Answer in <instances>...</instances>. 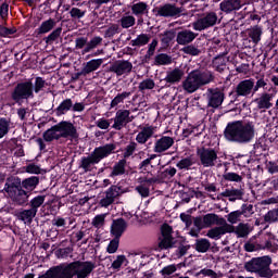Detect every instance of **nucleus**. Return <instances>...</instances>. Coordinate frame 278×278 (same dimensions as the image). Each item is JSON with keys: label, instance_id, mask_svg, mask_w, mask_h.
Returning <instances> with one entry per match:
<instances>
[{"label": "nucleus", "instance_id": "obj_1", "mask_svg": "<svg viewBox=\"0 0 278 278\" xmlns=\"http://www.w3.org/2000/svg\"><path fill=\"white\" fill-rule=\"evenodd\" d=\"M40 186V176H29L21 178L18 176H9L5 179L3 192L11 199L15 205L24 206L29 203L31 194H38Z\"/></svg>", "mask_w": 278, "mask_h": 278}, {"label": "nucleus", "instance_id": "obj_2", "mask_svg": "<svg viewBox=\"0 0 278 278\" xmlns=\"http://www.w3.org/2000/svg\"><path fill=\"white\" fill-rule=\"evenodd\" d=\"M224 137L228 142L249 144L255 138V124L245 121L229 122L224 130Z\"/></svg>", "mask_w": 278, "mask_h": 278}, {"label": "nucleus", "instance_id": "obj_3", "mask_svg": "<svg viewBox=\"0 0 278 278\" xmlns=\"http://www.w3.org/2000/svg\"><path fill=\"white\" fill-rule=\"evenodd\" d=\"M214 79H216V77L210 71L192 70L182 81V88L185 92L192 94L197 92V90H201L204 86L212 84Z\"/></svg>", "mask_w": 278, "mask_h": 278}, {"label": "nucleus", "instance_id": "obj_4", "mask_svg": "<svg viewBox=\"0 0 278 278\" xmlns=\"http://www.w3.org/2000/svg\"><path fill=\"white\" fill-rule=\"evenodd\" d=\"M113 153H116V143H106L94 148L89 156L81 157L79 168H83L85 173H88L92 164H99L101 160L110 157Z\"/></svg>", "mask_w": 278, "mask_h": 278}, {"label": "nucleus", "instance_id": "obj_5", "mask_svg": "<svg viewBox=\"0 0 278 278\" xmlns=\"http://www.w3.org/2000/svg\"><path fill=\"white\" fill-rule=\"evenodd\" d=\"M273 258L269 255L252 257L250 261L244 263V270L247 273H255L262 278H273V269H270Z\"/></svg>", "mask_w": 278, "mask_h": 278}, {"label": "nucleus", "instance_id": "obj_6", "mask_svg": "<svg viewBox=\"0 0 278 278\" xmlns=\"http://www.w3.org/2000/svg\"><path fill=\"white\" fill-rule=\"evenodd\" d=\"M11 99L17 105L29 101V99H34V83L31 80L17 83L11 91Z\"/></svg>", "mask_w": 278, "mask_h": 278}, {"label": "nucleus", "instance_id": "obj_7", "mask_svg": "<svg viewBox=\"0 0 278 278\" xmlns=\"http://www.w3.org/2000/svg\"><path fill=\"white\" fill-rule=\"evenodd\" d=\"M197 155L200 160V164L204 168H212L216 166V160H218V152L214 148H198Z\"/></svg>", "mask_w": 278, "mask_h": 278}, {"label": "nucleus", "instance_id": "obj_8", "mask_svg": "<svg viewBox=\"0 0 278 278\" xmlns=\"http://www.w3.org/2000/svg\"><path fill=\"white\" fill-rule=\"evenodd\" d=\"M218 23V14L216 12L211 11L204 13L200 18L193 22V29L195 31H204V29H210V27H214Z\"/></svg>", "mask_w": 278, "mask_h": 278}, {"label": "nucleus", "instance_id": "obj_9", "mask_svg": "<svg viewBox=\"0 0 278 278\" xmlns=\"http://www.w3.org/2000/svg\"><path fill=\"white\" fill-rule=\"evenodd\" d=\"M206 99H207V108H212L213 110H218L220 105H223V101H225V91L223 89L208 88L206 90Z\"/></svg>", "mask_w": 278, "mask_h": 278}, {"label": "nucleus", "instance_id": "obj_10", "mask_svg": "<svg viewBox=\"0 0 278 278\" xmlns=\"http://www.w3.org/2000/svg\"><path fill=\"white\" fill-rule=\"evenodd\" d=\"M236 231V226L227 223V219L223 224H217V227L211 228L206 236L211 240H220L226 233H233Z\"/></svg>", "mask_w": 278, "mask_h": 278}, {"label": "nucleus", "instance_id": "obj_11", "mask_svg": "<svg viewBox=\"0 0 278 278\" xmlns=\"http://www.w3.org/2000/svg\"><path fill=\"white\" fill-rule=\"evenodd\" d=\"M156 16L162 18H179L181 16V8L175 3H165L156 8Z\"/></svg>", "mask_w": 278, "mask_h": 278}, {"label": "nucleus", "instance_id": "obj_12", "mask_svg": "<svg viewBox=\"0 0 278 278\" xmlns=\"http://www.w3.org/2000/svg\"><path fill=\"white\" fill-rule=\"evenodd\" d=\"M184 75H186V72L179 67L168 71L165 78L161 80V84L164 81V84L161 86V89L170 88V86H177V84L184 79Z\"/></svg>", "mask_w": 278, "mask_h": 278}, {"label": "nucleus", "instance_id": "obj_13", "mask_svg": "<svg viewBox=\"0 0 278 278\" xmlns=\"http://www.w3.org/2000/svg\"><path fill=\"white\" fill-rule=\"evenodd\" d=\"M56 130L61 134V138H71L72 140H77L79 138V132H77V127L71 122L62 121L56 124Z\"/></svg>", "mask_w": 278, "mask_h": 278}, {"label": "nucleus", "instance_id": "obj_14", "mask_svg": "<svg viewBox=\"0 0 278 278\" xmlns=\"http://www.w3.org/2000/svg\"><path fill=\"white\" fill-rule=\"evenodd\" d=\"M131 112L129 110H118L113 118L114 124L112 125V129L116 131H121L124 127H127L134 117H130Z\"/></svg>", "mask_w": 278, "mask_h": 278}, {"label": "nucleus", "instance_id": "obj_15", "mask_svg": "<svg viewBox=\"0 0 278 278\" xmlns=\"http://www.w3.org/2000/svg\"><path fill=\"white\" fill-rule=\"evenodd\" d=\"M121 197V187L116 185H112L106 191H105V198L100 200L101 207H110Z\"/></svg>", "mask_w": 278, "mask_h": 278}, {"label": "nucleus", "instance_id": "obj_16", "mask_svg": "<svg viewBox=\"0 0 278 278\" xmlns=\"http://www.w3.org/2000/svg\"><path fill=\"white\" fill-rule=\"evenodd\" d=\"M253 93V78L241 80L235 89V99L238 97H250Z\"/></svg>", "mask_w": 278, "mask_h": 278}, {"label": "nucleus", "instance_id": "obj_17", "mask_svg": "<svg viewBox=\"0 0 278 278\" xmlns=\"http://www.w3.org/2000/svg\"><path fill=\"white\" fill-rule=\"evenodd\" d=\"M199 34L192 31L191 29H181L176 34V42L182 47L194 42Z\"/></svg>", "mask_w": 278, "mask_h": 278}, {"label": "nucleus", "instance_id": "obj_18", "mask_svg": "<svg viewBox=\"0 0 278 278\" xmlns=\"http://www.w3.org/2000/svg\"><path fill=\"white\" fill-rule=\"evenodd\" d=\"M134 64L129 61H116L110 68L111 73H115L117 77L131 73Z\"/></svg>", "mask_w": 278, "mask_h": 278}, {"label": "nucleus", "instance_id": "obj_19", "mask_svg": "<svg viewBox=\"0 0 278 278\" xmlns=\"http://www.w3.org/2000/svg\"><path fill=\"white\" fill-rule=\"evenodd\" d=\"M173 144H175V138L168 137V136H162L160 139H157L154 142L153 152L164 153L165 151H168V149H170Z\"/></svg>", "mask_w": 278, "mask_h": 278}, {"label": "nucleus", "instance_id": "obj_20", "mask_svg": "<svg viewBox=\"0 0 278 278\" xmlns=\"http://www.w3.org/2000/svg\"><path fill=\"white\" fill-rule=\"evenodd\" d=\"M242 9V0H224L219 3V10L224 14H231Z\"/></svg>", "mask_w": 278, "mask_h": 278}, {"label": "nucleus", "instance_id": "obj_21", "mask_svg": "<svg viewBox=\"0 0 278 278\" xmlns=\"http://www.w3.org/2000/svg\"><path fill=\"white\" fill-rule=\"evenodd\" d=\"M127 231V222L125 218L119 217L117 219H113L111 225V233L114 238H122L123 233Z\"/></svg>", "mask_w": 278, "mask_h": 278}, {"label": "nucleus", "instance_id": "obj_22", "mask_svg": "<svg viewBox=\"0 0 278 278\" xmlns=\"http://www.w3.org/2000/svg\"><path fill=\"white\" fill-rule=\"evenodd\" d=\"M153 134H155V128L153 126H146L136 136V141L138 144H147L150 138H153Z\"/></svg>", "mask_w": 278, "mask_h": 278}, {"label": "nucleus", "instance_id": "obj_23", "mask_svg": "<svg viewBox=\"0 0 278 278\" xmlns=\"http://www.w3.org/2000/svg\"><path fill=\"white\" fill-rule=\"evenodd\" d=\"M159 37L161 40V47H163V49H168L173 40L177 38V31L175 29L165 30L164 33H161Z\"/></svg>", "mask_w": 278, "mask_h": 278}, {"label": "nucleus", "instance_id": "obj_24", "mask_svg": "<svg viewBox=\"0 0 278 278\" xmlns=\"http://www.w3.org/2000/svg\"><path fill=\"white\" fill-rule=\"evenodd\" d=\"M204 226L207 229L208 227H214V225H223L225 223V217L218 216L216 213H207L203 215Z\"/></svg>", "mask_w": 278, "mask_h": 278}, {"label": "nucleus", "instance_id": "obj_25", "mask_svg": "<svg viewBox=\"0 0 278 278\" xmlns=\"http://www.w3.org/2000/svg\"><path fill=\"white\" fill-rule=\"evenodd\" d=\"M270 101H273V93L264 92L254 100V103H256L258 110H270L273 108Z\"/></svg>", "mask_w": 278, "mask_h": 278}, {"label": "nucleus", "instance_id": "obj_26", "mask_svg": "<svg viewBox=\"0 0 278 278\" xmlns=\"http://www.w3.org/2000/svg\"><path fill=\"white\" fill-rule=\"evenodd\" d=\"M168 249H177V240L169 237H159L156 251H168Z\"/></svg>", "mask_w": 278, "mask_h": 278}, {"label": "nucleus", "instance_id": "obj_27", "mask_svg": "<svg viewBox=\"0 0 278 278\" xmlns=\"http://www.w3.org/2000/svg\"><path fill=\"white\" fill-rule=\"evenodd\" d=\"M243 177H247L248 179H251V169H245V173L242 172L241 175L236 174L233 172H228L223 175V178L225 181H235L236 184L242 182Z\"/></svg>", "mask_w": 278, "mask_h": 278}, {"label": "nucleus", "instance_id": "obj_28", "mask_svg": "<svg viewBox=\"0 0 278 278\" xmlns=\"http://www.w3.org/2000/svg\"><path fill=\"white\" fill-rule=\"evenodd\" d=\"M126 166H127V160L125 159L119 160L113 165L112 172L110 173L109 177L114 179V177H121L125 175V173H127Z\"/></svg>", "mask_w": 278, "mask_h": 278}, {"label": "nucleus", "instance_id": "obj_29", "mask_svg": "<svg viewBox=\"0 0 278 278\" xmlns=\"http://www.w3.org/2000/svg\"><path fill=\"white\" fill-rule=\"evenodd\" d=\"M102 64L103 59H92L89 62H87L83 67L84 77L90 75V73H94V71H99Z\"/></svg>", "mask_w": 278, "mask_h": 278}, {"label": "nucleus", "instance_id": "obj_30", "mask_svg": "<svg viewBox=\"0 0 278 278\" xmlns=\"http://www.w3.org/2000/svg\"><path fill=\"white\" fill-rule=\"evenodd\" d=\"M243 195H244V192L241 189H236V188L226 189L220 193V197L227 198L231 203H233L235 201H238V199H242Z\"/></svg>", "mask_w": 278, "mask_h": 278}, {"label": "nucleus", "instance_id": "obj_31", "mask_svg": "<svg viewBox=\"0 0 278 278\" xmlns=\"http://www.w3.org/2000/svg\"><path fill=\"white\" fill-rule=\"evenodd\" d=\"M175 175H177V168L169 166L165 168L163 172H159L156 175V179L159 180V184H164V181L173 179Z\"/></svg>", "mask_w": 278, "mask_h": 278}, {"label": "nucleus", "instance_id": "obj_32", "mask_svg": "<svg viewBox=\"0 0 278 278\" xmlns=\"http://www.w3.org/2000/svg\"><path fill=\"white\" fill-rule=\"evenodd\" d=\"M73 109V100L71 98H67L63 100L56 109H54L55 116H64L67 112H71Z\"/></svg>", "mask_w": 278, "mask_h": 278}, {"label": "nucleus", "instance_id": "obj_33", "mask_svg": "<svg viewBox=\"0 0 278 278\" xmlns=\"http://www.w3.org/2000/svg\"><path fill=\"white\" fill-rule=\"evenodd\" d=\"M191 247L198 253H207V251H210V249L212 247V243L205 238H200V239H197L195 243Z\"/></svg>", "mask_w": 278, "mask_h": 278}, {"label": "nucleus", "instance_id": "obj_34", "mask_svg": "<svg viewBox=\"0 0 278 278\" xmlns=\"http://www.w3.org/2000/svg\"><path fill=\"white\" fill-rule=\"evenodd\" d=\"M103 42V38L96 36L90 41L87 39V43L85 45V48L81 50V55H86V53H90L92 49H97L99 45Z\"/></svg>", "mask_w": 278, "mask_h": 278}, {"label": "nucleus", "instance_id": "obj_35", "mask_svg": "<svg viewBox=\"0 0 278 278\" xmlns=\"http://www.w3.org/2000/svg\"><path fill=\"white\" fill-rule=\"evenodd\" d=\"M45 201H47V195H36L30 201L28 200L26 205L38 214V208L45 205Z\"/></svg>", "mask_w": 278, "mask_h": 278}, {"label": "nucleus", "instance_id": "obj_36", "mask_svg": "<svg viewBox=\"0 0 278 278\" xmlns=\"http://www.w3.org/2000/svg\"><path fill=\"white\" fill-rule=\"evenodd\" d=\"M55 27V20L49 18L48 21H45L41 23L40 27H38L35 33H37L38 36L42 34H49L51 29Z\"/></svg>", "mask_w": 278, "mask_h": 278}, {"label": "nucleus", "instance_id": "obj_37", "mask_svg": "<svg viewBox=\"0 0 278 278\" xmlns=\"http://www.w3.org/2000/svg\"><path fill=\"white\" fill-rule=\"evenodd\" d=\"M58 124L52 126L50 129L43 132V140L46 142H53V140H60L62 138L60 134H58Z\"/></svg>", "mask_w": 278, "mask_h": 278}, {"label": "nucleus", "instance_id": "obj_38", "mask_svg": "<svg viewBox=\"0 0 278 278\" xmlns=\"http://www.w3.org/2000/svg\"><path fill=\"white\" fill-rule=\"evenodd\" d=\"M168 64H173V56L166 53L156 54L154 58L155 66H168Z\"/></svg>", "mask_w": 278, "mask_h": 278}, {"label": "nucleus", "instance_id": "obj_39", "mask_svg": "<svg viewBox=\"0 0 278 278\" xmlns=\"http://www.w3.org/2000/svg\"><path fill=\"white\" fill-rule=\"evenodd\" d=\"M37 212L33 211L31 208L23 210L17 214L18 220H23V223H31L34 218H36Z\"/></svg>", "mask_w": 278, "mask_h": 278}, {"label": "nucleus", "instance_id": "obj_40", "mask_svg": "<svg viewBox=\"0 0 278 278\" xmlns=\"http://www.w3.org/2000/svg\"><path fill=\"white\" fill-rule=\"evenodd\" d=\"M151 37L147 34L138 35L136 39L130 41L131 47H144L149 45Z\"/></svg>", "mask_w": 278, "mask_h": 278}, {"label": "nucleus", "instance_id": "obj_41", "mask_svg": "<svg viewBox=\"0 0 278 278\" xmlns=\"http://www.w3.org/2000/svg\"><path fill=\"white\" fill-rule=\"evenodd\" d=\"M149 5H147L146 2H138L131 5V12L135 14V16H142L147 12V9Z\"/></svg>", "mask_w": 278, "mask_h": 278}, {"label": "nucleus", "instance_id": "obj_42", "mask_svg": "<svg viewBox=\"0 0 278 278\" xmlns=\"http://www.w3.org/2000/svg\"><path fill=\"white\" fill-rule=\"evenodd\" d=\"M10 119L0 117V140L10 134Z\"/></svg>", "mask_w": 278, "mask_h": 278}, {"label": "nucleus", "instance_id": "obj_43", "mask_svg": "<svg viewBox=\"0 0 278 278\" xmlns=\"http://www.w3.org/2000/svg\"><path fill=\"white\" fill-rule=\"evenodd\" d=\"M249 38H251L254 45H257L262 40V27L255 26L249 31Z\"/></svg>", "mask_w": 278, "mask_h": 278}, {"label": "nucleus", "instance_id": "obj_44", "mask_svg": "<svg viewBox=\"0 0 278 278\" xmlns=\"http://www.w3.org/2000/svg\"><path fill=\"white\" fill-rule=\"evenodd\" d=\"M129 97H131V91L117 93V96L111 101V108H116L119 103H124L125 99H129Z\"/></svg>", "mask_w": 278, "mask_h": 278}, {"label": "nucleus", "instance_id": "obj_45", "mask_svg": "<svg viewBox=\"0 0 278 278\" xmlns=\"http://www.w3.org/2000/svg\"><path fill=\"white\" fill-rule=\"evenodd\" d=\"M119 23L123 29H129V27H134V25H136V17H134V15L123 16L119 20Z\"/></svg>", "mask_w": 278, "mask_h": 278}, {"label": "nucleus", "instance_id": "obj_46", "mask_svg": "<svg viewBox=\"0 0 278 278\" xmlns=\"http://www.w3.org/2000/svg\"><path fill=\"white\" fill-rule=\"evenodd\" d=\"M233 233H236V236L239 238H247V236H249V226L244 223H240L237 227H235Z\"/></svg>", "mask_w": 278, "mask_h": 278}, {"label": "nucleus", "instance_id": "obj_47", "mask_svg": "<svg viewBox=\"0 0 278 278\" xmlns=\"http://www.w3.org/2000/svg\"><path fill=\"white\" fill-rule=\"evenodd\" d=\"M181 52L185 53L186 55L197 56L201 53V49H199L194 45L188 43L186 47L181 48Z\"/></svg>", "mask_w": 278, "mask_h": 278}, {"label": "nucleus", "instance_id": "obj_48", "mask_svg": "<svg viewBox=\"0 0 278 278\" xmlns=\"http://www.w3.org/2000/svg\"><path fill=\"white\" fill-rule=\"evenodd\" d=\"M194 164V162H192V157L187 156L182 160H180L176 166L177 168H179V170H190V167Z\"/></svg>", "mask_w": 278, "mask_h": 278}, {"label": "nucleus", "instance_id": "obj_49", "mask_svg": "<svg viewBox=\"0 0 278 278\" xmlns=\"http://www.w3.org/2000/svg\"><path fill=\"white\" fill-rule=\"evenodd\" d=\"M260 88H263V90H270L273 87H270V85H268L264 78L257 79L256 83L253 80V94H255Z\"/></svg>", "mask_w": 278, "mask_h": 278}, {"label": "nucleus", "instance_id": "obj_50", "mask_svg": "<svg viewBox=\"0 0 278 278\" xmlns=\"http://www.w3.org/2000/svg\"><path fill=\"white\" fill-rule=\"evenodd\" d=\"M192 245L188 244V245H184V241H177L176 243V255L177 257H184V255H186V253H188V251H190Z\"/></svg>", "mask_w": 278, "mask_h": 278}, {"label": "nucleus", "instance_id": "obj_51", "mask_svg": "<svg viewBox=\"0 0 278 278\" xmlns=\"http://www.w3.org/2000/svg\"><path fill=\"white\" fill-rule=\"evenodd\" d=\"M139 186H142L143 188H149V190L151 189V186L155 185V184H160V180L157 179V177H152V178H147V177H141L139 178Z\"/></svg>", "mask_w": 278, "mask_h": 278}, {"label": "nucleus", "instance_id": "obj_52", "mask_svg": "<svg viewBox=\"0 0 278 278\" xmlns=\"http://www.w3.org/2000/svg\"><path fill=\"white\" fill-rule=\"evenodd\" d=\"M138 88L140 92H144V90H153V88H155V81L151 78H147L139 84Z\"/></svg>", "mask_w": 278, "mask_h": 278}, {"label": "nucleus", "instance_id": "obj_53", "mask_svg": "<svg viewBox=\"0 0 278 278\" xmlns=\"http://www.w3.org/2000/svg\"><path fill=\"white\" fill-rule=\"evenodd\" d=\"M264 220H265V223H268L269 225L273 224V223H277V220H278V207L274 208L271 211H268L264 215Z\"/></svg>", "mask_w": 278, "mask_h": 278}, {"label": "nucleus", "instance_id": "obj_54", "mask_svg": "<svg viewBox=\"0 0 278 278\" xmlns=\"http://www.w3.org/2000/svg\"><path fill=\"white\" fill-rule=\"evenodd\" d=\"M174 273H177V265L175 264L167 265L160 270V275H162L163 278L170 277Z\"/></svg>", "mask_w": 278, "mask_h": 278}, {"label": "nucleus", "instance_id": "obj_55", "mask_svg": "<svg viewBox=\"0 0 278 278\" xmlns=\"http://www.w3.org/2000/svg\"><path fill=\"white\" fill-rule=\"evenodd\" d=\"M249 163H250L249 156H247V155H239V156L232 159V164L235 166H239L242 168H247V164H249Z\"/></svg>", "mask_w": 278, "mask_h": 278}, {"label": "nucleus", "instance_id": "obj_56", "mask_svg": "<svg viewBox=\"0 0 278 278\" xmlns=\"http://www.w3.org/2000/svg\"><path fill=\"white\" fill-rule=\"evenodd\" d=\"M45 86H47V80L40 76L36 77L35 85H33V92H36V94H38V92H40V90H42Z\"/></svg>", "mask_w": 278, "mask_h": 278}, {"label": "nucleus", "instance_id": "obj_57", "mask_svg": "<svg viewBox=\"0 0 278 278\" xmlns=\"http://www.w3.org/2000/svg\"><path fill=\"white\" fill-rule=\"evenodd\" d=\"M60 36H62V27H58L48 37H46L47 45H53Z\"/></svg>", "mask_w": 278, "mask_h": 278}, {"label": "nucleus", "instance_id": "obj_58", "mask_svg": "<svg viewBox=\"0 0 278 278\" xmlns=\"http://www.w3.org/2000/svg\"><path fill=\"white\" fill-rule=\"evenodd\" d=\"M121 244V238L118 237H114L108 248H106V251L112 254V253H116L118 251V245Z\"/></svg>", "mask_w": 278, "mask_h": 278}, {"label": "nucleus", "instance_id": "obj_59", "mask_svg": "<svg viewBox=\"0 0 278 278\" xmlns=\"http://www.w3.org/2000/svg\"><path fill=\"white\" fill-rule=\"evenodd\" d=\"M265 168L269 175H277L278 173V161H266Z\"/></svg>", "mask_w": 278, "mask_h": 278}, {"label": "nucleus", "instance_id": "obj_60", "mask_svg": "<svg viewBox=\"0 0 278 278\" xmlns=\"http://www.w3.org/2000/svg\"><path fill=\"white\" fill-rule=\"evenodd\" d=\"M71 18L74 21H79V18H84L86 16V10H80L78 8H72L70 10Z\"/></svg>", "mask_w": 278, "mask_h": 278}, {"label": "nucleus", "instance_id": "obj_61", "mask_svg": "<svg viewBox=\"0 0 278 278\" xmlns=\"http://www.w3.org/2000/svg\"><path fill=\"white\" fill-rule=\"evenodd\" d=\"M136 149H138V143H136V141H131L124 150L125 160H127V157H131V155L136 153Z\"/></svg>", "mask_w": 278, "mask_h": 278}, {"label": "nucleus", "instance_id": "obj_62", "mask_svg": "<svg viewBox=\"0 0 278 278\" xmlns=\"http://www.w3.org/2000/svg\"><path fill=\"white\" fill-rule=\"evenodd\" d=\"M25 173H28L29 175H40L42 173V169L40 166L36 165L35 163H29L24 167Z\"/></svg>", "mask_w": 278, "mask_h": 278}, {"label": "nucleus", "instance_id": "obj_63", "mask_svg": "<svg viewBox=\"0 0 278 278\" xmlns=\"http://www.w3.org/2000/svg\"><path fill=\"white\" fill-rule=\"evenodd\" d=\"M116 34H121V26L118 24H112L106 30H105V38H114Z\"/></svg>", "mask_w": 278, "mask_h": 278}, {"label": "nucleus", "instance_id": "obj_64", "mask_svg": "<svg viewBox=\"0 0 278 278\" xmlns=\"http://www.w3.org/2000/svg\"><path fill=\"white\" fill-rule=\"evenodd\" d=\"M242 216V213H240V210L230 212L226 217L227 220L230 223V225H236V223H238V220H240Z\"/></svg>", "mask_w": 278, "mask_h": 278}]
</instances>
